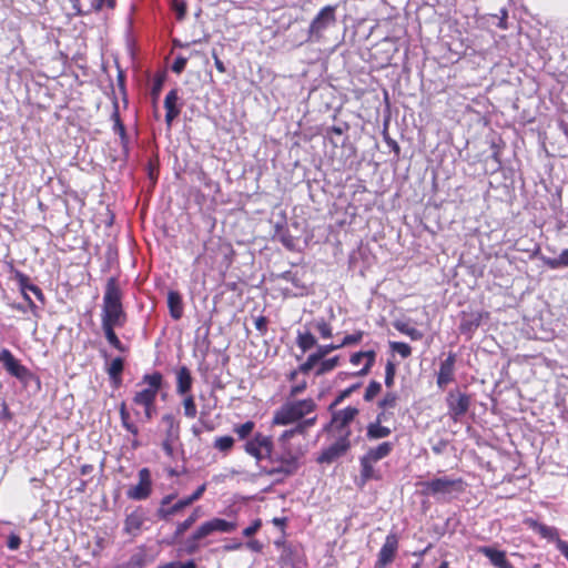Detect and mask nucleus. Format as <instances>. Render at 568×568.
<instances>
[{
	"mask_svg": "<svg viewBox=\"0 0 568 568\" xmlns=\"http://www.w3.org/2000/svg\"><path fill=\"white\" fill-rule=\"evenodd\" d=\"M301 456V450L294 449L291 444H278V449L271 448L266 459L273 466L262 467L261 473L268 476L282 475V478L275 480L280 484L285 477L293 476L298 470Z\"/></svg>",
	"mask_w": 568,
	"mask_h": 568,
	"instance_id": "f257e3e1",
	"label": "nucleus"
},
{
	"mask_svg": "<svg viewBox=\"0 0 568 568\" xmlns=\"http://www.w3.org/2000/svg\"><path fill=\"white\" fill-rule=\"evenodd\" d=\"M123 292L119 286L118 280L109 277L105 284L101 325L102 326H124L126 323V313L123 308Z\"/></svg>",
	"mask_w": 568,
	"mask_h": 568,
	"instance_id": "f03ea898",
	"label": "nucleus"
},
{
	"mask_svg": "<svg viewBox=\"0 0 568 568\" xmlns=\"http://www.w3.org/2000/svg\"><path fill=\"white\" fill-rule=\"evenodd\" d=\"M237 524L221 517H214L202 523L183 542L181 550L186 555H194L201 548V540L214 532H232Z\"/></svg>",
	"mask_w": 568,
	"mask_h": 568,
	"instance_id": "7ed1b4c3",
	"label": "nucleus"
},
{
	"mask_svg": "<svg viewBox=\"0 0 568 568\" xmlns=\"http://www.w3.org/2000/svg\"><path fill=\"white\" fill-rule=\"evenodd\" d=\"M422 494L430 496L437 501L449 503L466 490L467 484L462 477H434L422 483Z\"/></svg>",
	"mask_w": 568,
	"mask_h": 568,
	"instance_id": "20e7f679",
	"label": "nucleus"
},
{
	"mask_svg": "<svg viewBox=\"0 0 568 568\" xmlns=\"http://www.w3.org/2000/svg\"><path fill=\"white\" fill-rule=\"evenodd\" d=\"M317 405L312 398L287 400L275 410L272 423L280 426L294 424L313 413Z\"/></svg>",
	"mask_w": 568,
	"mask_h": 568,
	"instance_id": "39448f33",
	"label": "nucleus"
},
{
	"mask_svg": "<svg viewBox=\"0 0 568 568\" xmlns=\"http://www.w3.org/2000/svg\"><path fill=\"white\" fill-rule=\"evenodd\" d=\"M141 383L146 384L148 387L136 392L133 396V403L140 406H148L155 403L159 392L162 389L164 378L162 373L155 371L151 374H144Z\"/></svg>",
	"mask_w": 568,
	"mask_h": 568,
	"instance_id": "423d86ee",
	"label": "nucleus"
},
{
	"mask_svg": "<svg viewBox=\"0 0 568 568\" xmlns=\"http://www.w3.org/2000/svg\"><path fill=\"white\" fill-rule=\"evenodd\" d=\"M448 416L455 423L460 422V419L467 414L471 404V397L469 394L459 390L458 388H454L448 390L445 398Z\"/></svg>",
	"mask_w": 568,
	"mask_h": 568,
	"instance_id": "0eeeda50",
	"label": "nucleus"
},
{
	"mask_svg": "<svg viewBox=\"0 0 568 568\" xmlns=\"http://www.w3.org/2000/svg\"><path fill=\"white\" fill-rule=\"evenodd\" d=\"M336 8L329 4L320 10L308 27L310 40H320L324 31L336 23Z\"/></svg>",
	"mask_w": 568,
	"mask_h": 568,
	"instance_id": "6e6552de",
	"label": "nucleus"
},
{
	"mask_svg": "<svg viewBox=\"0 0 568 568\" xmlns=\"http://www.w3.org/2000/svg\"><path fill=\"white\" fill-rule=\"evenodd\" d=\"M329 412L331 419L326 425H324L323 432L329 433L332 430H336L339 435L349 429L348 426L359 414V409L355 406H347L338 410L334 408Z\"/></svg>",
	"mask_w": 568,
	"mask_h": 568,
	"instance_id": "1a4fd4ad",
	"label": "nucleus"
},
{
	"mask_svg": "<svg viewBox=\"0 0 568 568\" xmlns=\"http://www.w3.org/2000/svg\"><path fill=\"white\" fill-rule=\"evenodd\" d=\"M352 435L351 429H347L338 436V438L326 448L322 449L317 457L320 464H332L339 457L344 456L352 447L349 437Z\"/></svg>",
	"mask_w": 568,
	"mask_h": 568,
	"instance_id": "9d476101",
	"label": "nucleus"
},
{
	"mask_svg": "<svg viewBox=\"0 0 568 568\" xmlns=\"http://www.w3.org/2000/svg\"><path fill=\"white\" fill-rule=\"evenodd\" d=\"M246 454L254 457L257 463L267 459V456L273 448V439L271 436L262 433H255L247 439L243 446Z\"/></svg>",
	"mask_w": 568,
	"mask_h": 568,
	"instance_id": "9b49d317",
	"label": "nucleus"
},
{
	"mask_svg": "<svg viewBox=\"0 0 568 568\" xmlns=\"http://www.w3.org/2000/svg\"><path fill=\"white\" fill-rule=\"evenodd\" d=\"M0 363H2L3 368L10 376L21 382L27 381L31 375L29 368L24 366L9 348H2L0 351Z\"/></svg>",
	"mask_w": 568,
	"mask_h": 568,
	"instance_id": "f8f14e48",
	"label": "nucleus"
},
{
	"mask_svg": "<svg viewBox=\"0 0 568 568\" xmlns=\"http://www.w3.org/2000/svg\"><path fill=\"white\" fill-rule=\"evenodd\" d=\"M488 317L487 312L476 311L460 313V321L458 325L459 333L465 336L466 341H470L475 332L479 328L484 318Z\"/></svg>",
	"mask_w": 568,
	"mask_h": 568,
	"instance_id": "ddd939ff",
	"label": "nucleus"
},
{
	"mask_svg": "<svg viewBox=\"0 0 568 568\" xmlns=\"http://www.w3.org/2000/svg\"><path fill=\"white\" fill-rule=\"evenodd\" d=\"M139 483L126 490V497L132 500H145L152 493V475L148 467L139 470Z\"/></svg>",
	"mask_w": 568,
	"mask_h": 568,
	"instance_id": "4468645a",
	"label": "nucleus"
},
{
	"mask_svg": "<svg viewBox=\"0 0 568 568\" xmlns=\"http://www.w3.org/2000/svg\"><path fill=\"white\" fill-rule=\"evenodd\" d=\"M398 550V537L394 532H389L382 548L379 549L377 560L375 562V568H385L387 567L395 558L396 552Z\"/></svg>",
	"mask_w": 568,
	"mask_h": 568,
	"instance_id": "2eb2a0df",
	"label": "nucleus"
},
{
	"mask_svg": "<svg viewBox=\"0 0 568 568\" xmlns=\"http://www.w3.org/2000/svg\"><path fill=\"white\" fill-rule=\"evenodd\" d=\"M9 265L14 280L18 282L20 291L23 294L24 300H29L30 296L28 295V292H31L39 301L44 303V294L42 290L38 285L33 284L27 274L13 268L11 263Z\"/></svg>",
	"mask_w": 568,
	"mask_h": 568,
	"instance_id": "dca6fc26",
	"label": "nucleus"
},
{
	"mask_svg": "<svg viewBox=\"0 0 568 568\" xmlns=\"http://www.w3.org/2000/svg\"><path fill=\"white\" fill-rule=\"evenodd\" d=\"M146 519V511L142 507H138L135 510L126 515L124 519V532L136 537Z\"/></svg>",
	"mask_w": 568,
	"mask_h": 568,
	"instance_id": "f3484780",
	"label": "nucleus"
},
{
	"mask_svg": "<svg viewBox=\"0 0 568 568\" xmlns=\"http://www.w3.org/2000/svg\"><path fill=\"white\" fill-rule=\"evenodd\" d=\"M479 552L496 568H515L507 559L506 551L491 546H481Z\"/></svg>",
	"mask_w": 568,
	"mask_h": 568,
	"instance_id": "a211bd4d",
	"label": "nucleus"
},
{
	"mask_svg": "<svg viewBox=\"0 0 568 568\" xmlns=\"http://www.w3.org/2000/svg\"><path fill=\"white\" fill-rule=\"evenodd\" d=\"M524 523L528 528L538 532L540 535V537L551 540V541L555 540L556 547L558 548V539H560V538H559L558 529L556 527L547 526L531 517L526 518Z\"/></svg>",
	"mask_w": 568,
	"mask_h": 568,
	"instance_id": "6ab92c4d",
	"label": "nucleus"
},
{
	"mask_svg": "<svg viewBox=\"0 0 568 568\" xmlns=\"http://www.w3.org/2000/svg\"><path fill=\"white\" fill-rule=\"evenodd\" d=\"M374 464L375 463L371 462L364 456L359 457L361 474L359 480L357 481L358 487H364L366 483L371 480L382 479L381 474L374 468Z\"/></svg>",
	"mask_w": 568,
	"mask_h": 568,
	"instance_id": "aec40b11",
	"label": "nucleus"
},
{
	"mask_svg": "<svg viewBox=\"0 0 568 568\" xmlns=\"http://www.w3.org/2000/svg\"><path fill=\"white\" fill-rule=\"evenodd\" d=\"M164 426V439L180 442V420L172 414H164L161 418Z\"/></svg>",
	"mask_w": 568,
	"mask_h": 568,
	"instance_id": "412c9836",
	"label": "nucleus"
},
{
	"mask_svg": "<svg viewBox=\"0 0 568 568\" xmlns=\"http://www.w3.org/2000/svg\"><path fill=\"white\" fill-rule=\"evenodd\" d=\"M192 386V373L187 366L183 365L176 372V393L183 396L190 394Z\"/></svg>",
	"mask_w": 568,
	"mask_h": 568,
	"instance_id": "4be33fe9",
	"label": "nucleus"
},
{
	"mask_svg": "<svg viewBox=\"0 0 568 568\" xmlns=\"http://www.w3.org/2000/svg\"><path fill=\"white\" fill-rule=\"evenodd\" d=\"M150 559L145 546L136 547L130 558L120 568H145Z\"/></svg>",
	"mask_w": 568,
	"mask_h": 568,
	"instance_id": "5701e85b",
	"label": "nucleus"
},
{
	"mask_svg": "<svg viewBox=\"0 0 568 568\" xmlns=\"http://www.w3.org/2000/svg\"><path fill=\"white\" fill-rule=\"evenodd\" d=\"M168 307L170 316L174 321H179L183 316V298L179 291L171 290L168 292Z\"/></svg>",
	"mask_w": 568,
	"mask_h": 568,
	"instance_id": "b1692460",
	"label": "nucleus"
},
{
	"mask_svg": "<svg viewBox=\"0 0 568 568\" xmlns=\"http://www.w3.org/2000/svg\"><path fill=\"white\" fill-rule=\"evenodd\" d=\"M189 506H191V504L185 496L180 498L173 505L169 506V508H158L155 515L160 520L169 521L172 516L179 514Z\"/></svg>",
	"mask_w": 568,
	"mask_h": 568,
	"instance_id": "393cba45",
	"label": "nucleus"
},
{
	"mask_svg": "<svg viewBox=\"0 0 568 568\" xmlns=\"http://www.w3.org/2000/svg\"><path fill=\"white\" fill-rule=\"evenodd\" d=\"M394 449V444L390 442H383L376 447H371L363 456L373 463H377L386 458Z\"/></svg>",
	"mask_w": 568,
	"mask_h": 568,
	"instance_id": "a878e982",
	"label": "nucleus"
},
{
	"mask_svg": "<svg viewBox=\"0 0 568 568\" xmlns=\"http://www.w3.org/2000/svg\"><path fill=\"white\" fill-rule=\"evenodd\" d=\"M199 519V508L194 509L192 514L183 521L176 524L175 531L172 536V540L169 544H175L180 540L183 534L189 530L195 521Z\"/></svg>",
	"mask_w": 568,
	"mask_h": 568,
	"instance_id": "bb28decb",
	"label": "nucleus"
},
{
	"mask_svg": "<svg viewBox=\"0 0 568 568\" xmlns=\"http://www.w3.org/2000/svg\"><path fill=\"white\" fill-rule=\"evenodd\" d=\"M111 120L113 121L114 133L119 134L122 145L125 146L128 144V135L125 126L120 118L119 103L116 100L113 101V112L111 114Z\"/></svg>",
	"mask_w": 568,
	"mask_h": 568,
	"instance_id": "cd10ccee",
	"label": "nucleus"
},
{
	"mask_svg": "<svg viewBox=\"0 0 568 568\" xmlns=\"http://www.w3.org/2000/svg\"><path fill=\"white\" fill-rule=\"evenodd\" d=\"M392 430L387 426L378 424V422H371L366 426V438L368 440H378L390 435Z\"/></svg>",
	"mask_w": 568,
	"mask_h": 568,
	"instance_id": "c85d7f7f",
	"label": "nucleus"
},
{
	"mask_svg": "<svg viewBox=\"0 0 568 568\" xmlns=\"http://www.w3.org/2000/svg\"><path fill=\"white\" fill-rule=\"evenodd\" d=\"M455 368L443 363L439 364V369L436 374V384L439 389H445L446 386L454 381Z\"/></svg>",
	"mask_w": 568,
	"mask_h": 568,
	"instance_id": "c756f323",
	"label": "nucleus"
},
{
	"mask_svg": "<svg viewBox=\"0 0 568 568\" xmlns=\"http://www.w3.org/2000/svg\"><path fill=\"white\" fill-rule=\"evenodd\" d=\"M116 327L118 326H102L104 337L113 348L121 353H126L129 351V347L124 345L115 333Z\"/></svg>",
	"mask_w": 568,
	"mask_h": 568,
	"instance_id": "7c9ffc66",
	"label": "nucleus"
},
{
	"mask_svg": "<svg viewBox=\"0 0 568 568\" xmlns=\"http://www.w3.org/2000/svg\"><path fill=\"white\" fill-rule=\"evenodd\" d=\"M119 414H120V419H121L122 427L126 432L132 434L133 436H138L139 435V428H138V426L134 423L131 422L130 413H129V410L126 408L125 402H122L120 404Z\"/></svg>",
	"mask_w": 568,
	"mask_h": 568,
	"instance_id": "2f4dec72",
	"label": "nucleus"
},
{
	"mask_svg": "<svg viewBox=\"0 0 568 568\" xmlns=\"http://www.w3.org/2000/svg\"><path fill=\"white\" fill-rule=\"evenodd\" d=\"M316 344L317 339L310 331L297 333L296 345L301 348L303 354L312 349Z\"/></svg>",
	"mask_w": 568,
	"mask_h": 568,
	"instance_id": "473e14b6",
	"label": "nucleus"
},
{
	"mask_svg": "<svg viewBox=\"0 0 568 568\" xmlns=\"http://www.w3.org/2000/svg\"><path fill=\"white\" fill-rule=\"evenodd\" d=\"M339 365V356H333L331 358H323L320 365L314 371V375L316 377L323 376L329 372H332L335 367Z\"/></svg>",
	"mask_w": 568,
	"mask_h": 568,
	"instance_id": "72a5a7b5",
	"label": "nucleus"
},
{
	"mask_svg": "<svg viewBox=\"0 0 568 568\" xmlns=\"http://www.w3.org/2000/svg\"><path fill=\"white\" fill-rule=\"evenodd\" d=\"M362 386V382H357L352 384L351 386L346 387L345 389L341 390L334 400L329 404L328 410H333L336 406L342 404L346 398H348L354 392L359 389Z\"/></svg>",
	"mask_w": 568,
	"mask_h": 568,
	"instance_id": "f704fd0d",
	"label": "nucleus"
},
{
	"mask_svg": "<svg viewBox=\"0 0 568 568\" xmlns=\"http://www.w3.org/2000/svg\"><path fill=\"white\" fill-rule=\"evenodd\" d=\"M394 327L402 334L409 336L412 341H420L424 337L423 332L409 326L405 322L397 321L394 323Z\"/></svg>",
	"mask_w": 568,
	"mask_h": 568,
	"instance_id": "c9c22d12",
	"label": "nucleus"
},
{
	"mask_svg": "<svg viewBox=\"0 0 568 568\" xmlns=\"http://www.w3.org/2000/svg\"><path fill=\"white\" fill-rule=\"evenodd\" d=\"M542 262L552 270L568 266V251H561L558 257L541 256Z\"/></svg>",
	"mask_w": 568,
	"mask_h": 568,
	"instance_id": "e433bc0d",
	"label": "nucleus"
},
{
	"mask_svg": "<svg viewBox=\"0 0 568 568\" xmlns=\"http://www.w3.org/2000/svg\"><path fill=\"white\" fill-rule=\"evenodd\" d=\"M392 352L397 353L402 358H407L412 355V347L405 342H389Z\"/></svg>",
	"mask_w": 568,
	"mask_h": 568,
	"instance_id": "4c0bfd02",
	"label": "nucleus"
},
{
	"mask_svg": "<svg viewBox=\"0 0 568 568\" xmlns=\"http://www.w3.org/2000/svg\"><path fill=\"white\" fill-rule=\"evenodd\" d=\"M182 404H183L184 415L187 418H194L197 414V408H196L194 396L191 394H186Z\"/></svg>",
	"mask_w": 568,
	"mask_h": 568,
	"instance_id": "58836bf2",
	"label": "nucleus"
},
{
	"mask_svg": "<svg viewBox=\"0 0 568 568\" xmlns=\"http://www.w3.org/2000/svg\"><path fill=\"white\" fill-rule=\"evenodd\" d=\"M234 443H235V439L232 436H230V435L221 436L214 440V448H216L220 452L227 453L232 449V447L234 446Z\"/></svg>",
	"mask_w": 568,
	"mask_h": 568,
	"instance_id": "ea45409f",
	"label": "nucleus"
},
{
	"mask_svg": "<svg viewBox=\"0 0 568 568\" xmlns=\"http://www.w3.org/2000/svg\"><path fill=\"white\" fill-rule=\"evenodd\" d=\"M125 361L123 357H114L106 367L108 375H122L124 371Z\"/></svg>",
	"mask_w": 568,
	"mask_h": 568,
	"instance_id": "a19ab883",
	"label": "nucleus"
},
{
	"mask_svg": "<svg viewBox=\"0 0 568 568\" xmlns=\"http://www.w3.org/2000/svg\"><path fill=\"white\" fill-rule=\"evenodd\" d=\"M365 364L364 366L358 371V374L361 376H366L369 374L372 367L375 364L376 361V352L374 349L365 351Z\"/></svg>",
	"mask_w": 568,
	"mask_h": 568,
	"instance_id": "79ce46f5",
	"label": "nucleus"
},
{
	"mask_svg": "<svg viewBox=\"0 0 568 568\" xmlns=\"http://www.w3.org/2000/svg\"><path fill=\"white\" fill-rule=\"evenodd\" d=\"M382 392V384L377 381H371L367 385L363 399L365 402H372Z\"/></svg>",
	"mask_w": 568,
	"mask_h": 568,
	"instance_id": "37998d69",
	"label": "nucleus"
},
{
	"mask_svg": "<svg viewBox=\"0 0 568 568\" xmlns=\"http://www.w3.org/2000/svg\"><path fill=\"white\" fill-rule=\"evenodd\" d=\"M274 227H275L274 239L275 237L278 239V241L287 248L290 246H292V243H291L292 239H291V236H286L284 234L285 227H284V224L282 223V221H276L274 224Z\"/></svg>",
	"mask_w": 568,
	"mask_h": 568,
	"instance_id": "c03bdc74",
	"label": "nucleus"
},
{
	"mask_svg": "<svg viewBox=\"0 0 568 568\" xmlns=\"http://www.w3.org/2000/svg\"><path fill=\"white\" fill-rule=\"evenodd\" d=\"M254 427L255 423L252 420H247L241 425H236L234 427V432L237 434L240 439H245L252 434Z\"/></svg>",
	"mask_w": 568,
	"mask_h": 568,
	"instance_id": "a18cd8bd",
	"label": "nucleus"
},
{
	"mask_svg": "<svg viewBox=\"0 0 568 568\" xmlns=\"http://www.w3.org/2000/svg\"><path fill=\"white\" fill-rule=\"evenodd\" d=\"M398 396L395 392H387L384 397L378 402V407L386 410L387 408H395Z\"/></svg>",
	"mask_w": 568,
	"mask_h": 568,
	"instance_id": "49530a36",
	"label": "nucleus"
},
{
	"mask_svg": "<svg viewBox=\"0 0 568 568\" xmlns=\"http://www.w3.org/2000/svg\"><path fill=\"white\" fill-rule=\"evenodd\" d=\"M396 375V364L388 359L385 365V385L386 387L390 388L394 385Z\"/></svg>",
	"mask_w": 568,
	"mask_h": 568,
	"instance_id": "de8ad7c7",
	"label": "nucleus"
},
{
	"mask_svg": "<svg viewBox=\"0 0 568 568\" xmlns=\"http://www.w3.org/2000/svg\"><path fill=\"white\" fill-rule=\"evenodd\" d=\"M363 335L364 333L362 331H357L353 334H347L343 337L342 342L338 343V346L342 348L345 346L358 344L362 341Z\"/></svg>",
	"mask_w": 568,
	"mask_h": 568,
	"instance_id": "09e8293b",
	"label": "nucleus"
},
{
	"mask_svg": "<svg viewBox=\"0 0 568 568\" xmlns=\"http://www.w3.org/2000/svg\"><path fill=\"white\" fill-rule=\"evenodd\" d=\"M315 328L323 338H331L333 335L331 325L324 318L316 321Z\"/></svg>",
	"mask_w": 568,
	"mask_h": 568,
	"instance_id": "8fccbe9b",
	"label": "nucleus"
},
{
	"mask_svg": "<svg viewBox=\"0 0 568 568\" xmlns=\"http://www.w3.org/2000/svg\"><path fill=\"white\" fill-rule=\"evenodd\" d=\"M213 252L215 253L216 251H213ZM223 252H224L223 261L221 262V264L219 266V271L222 274H224L231 266L233 256L235 255L236 251L231 250V251H223Z\"/></svg>",
	"mask_w": 568,
	"mask_h": 568,
	"instance_id": "3c124183",
	"label": "nucleus"
},
{
	"mask_svg": "<svg viewBox=\"0 0 568 568\" xmlns=\"http://www.w3.org/2000/svg\"><path fill=\"white\" fill-rule=\"evenodd\" d=\"M262 527V519H254L250 526L243 529L242 535L246 538L254 536Z\"/></svg>",
	"mask_w": 568,
	"mask_h": 568,
	"instance_id": "603ef678",
	"label": "nucleus"
},
{
	"mask_svg": "<svg viewBox=\"0 0 568 568\" xmlns=\"http://www.w3.org/2000/svg\"><path fill=\"white\" fill-rule=\"evenodd\" d=\"M172 9L178 20H183L186 14V3L184 0H174Z\"/></svg>",
	"mask_w": 568,
	"mask_h": 568,
	"instance_id": "864d4df0",
	"label": "nucleus"
},
{
	"mask_svg": "<svg viewBox=\"0 0 568 568\" xmlns=\"http://www.w3.org/2000/svg\"><path fill=\"white\" fill-rule=\"evenodd\" d=\"M179 100L178 90L172 89L164 99V108L165 110L169 109H176V102Z\"/></svg>",
	"mask_w": 568,
	"mask_h": 568,
	"instance_id": "5fc2aeb1",
	"label": "nucleus"
},
{
	"mask_svg": "<svg viewBox=\"0 0 568 568\" xmlns=\"http://www.w3.org/2000/svg\"><path fill=\"white\" fill-rule=\"evenodd\" d=\"M255 328L262 336L267 333L268 318L264 315H260L254 320Z\"/></svg>",
	"mask_w": 568,
	"mask_h": 568,
	"instance_id": "6e6d98bb",
	"label": "nucleus"
},
{
	"mask_svg": "<svg viewBox=\"0 0 568 568\" xmlns=\"http://www.w3.org/2000/svg\"><path fill=\"white\" fill-rule=\"evenodd\" d=\"M307 388V382L305 379L298 382V383H295L294 385L291 386L290 388V397H297L298 395H301L302 393L305 392V389Z\"/></svg>",
	"mask_w": 568,
	"mask_h": 568,
	"instance_id": "4d7b16f0",
	"label": "nucleus"
},
{
	"mask_svg": "<svg viewBox=\"0 0 568 568\" xmlns=\"http://www.w3.org/2000/svg\"><path fill=\"white\" fill-rule=\"evenodd\" d=\"M186 63H187V58L185 57H182V55H179L172 67H171V70L176 73V74H180L184 71L185 67H186Z\"/></svg>",
	"mask_w": 568,
	"mask_h": 568,
	"instance_id": "13d9d810",
	"label": "nucleus"
},
{
	"mask_svg": "<svg viewBox=\"0 0 568 568\" xmlns=\"http://www.w3.org/2000/svg\"><path fill=\"white\" fill-rule=\"evenodd\" d=\"M21 542H22V540H21L20 536L16 532H11L7 539V547L10 550H18L21 546Z\"/></svg>",
	"mask_w": 568,
	"mask_h": 568,
	"instance_id": "bf43d9fd",
	"label": "nucleus"
},
{
	"mask_svg": "<svg viewBox=\"0 0 568 568\" xmlns=\"http://www.w3.org/2000/svg\"><path fill=\"white\" fill-rule=\"evenodd\" d=\"M178 442L175 440H169V439H164L162 440L161 443V447L164 452V454L169 457V458H173L174 457V445L176 444Z\"/></svg>",
	"mask_w": 568,
	"mask_h": 568,
	"instance_id": "052dcab7",
	"label": "nucleus"
},
{
	"mask_svg": "<svg viewBox=\"0 0 568 568\" xmlns=\"http://www.w3.org/2000/svg\"><path fill=\"white\" fill-rule=\"evenodd\" d=\"M205 490H206V484L204 483V484L200 485L191 495L186 496L189 503L192 505L193 503L199 500L203 496Z\"/></svg>",
	"mask_w": 568,
	"mask_h": 568,
	"instance_id": "680f3d73",
	"label": "nucleus"
},
{
	"mask_svg": "<svg viewBox=\"0 0 568 568\" xmlns=\"http://www.w3.org/2000/svg\"><path fill=\"white\" fill-rule=\"evenodd\" d=\"M339 348L341 347L338 346V344H334V343L317 346V349L321 353V355L323 356V358L326 357L332 352L339 349Z\"/></svg>",
	"mask_w": 568,
	"mask_h": 568,
	"instance_id": "e2e57ef3",
	"label": "nucleus"
},
{
	"mask_svg": "<svg viewBox=\"0 0 568 568\" xmlns=\"http://www.w3.org/2000/svg\"><path fill=\"white\" fill-rule=\"evenodd\" d=\"M323 359V356L321 355V353L318 352V349L316 348L315 352L311 353L306 361L312 365L314 366L315 368L320 365V363L322 362Z\"/></svg>",
	"mask_w": 568,
	"mask_h": 568,
	"instance_id": "0e129e2a",
	"label": "nucleus"
},
{
	"mask_svg": "<svg viewBox=\"0 0 568 568\" xmlns=\"http://www.w3.org/2000/svg\"><path fill=\"white\" fill-rule=\"evenodd\" d=\"M348 129V124L344 123L343 125H334L327 129L326 135L331 136V134L342 135Z\"/></svg>",
	"mask_w": 568,
	"mask_h": 568,
	"instance_id": "69168bd1",
	"label": "nucleus"
},
{
	"mask_svg": "<svg viewBox=\"0 0 568 568\" xmlns=\"http://www.w3.org/2000/svg\"><path fill=\"white\" fill-rule=\"evenodd\" d=\"M246 547L254 552H261L263 550V544L257 539H250L246 542Z\"/></svg>",
	"mask_w": 568,
	"mask_h": 568,
	"instance_id": "338daca9",
	"label": "nucleus"
},
{
	"mask_svg": "<svg viewBox=\"0 0 568 568\" xmlns=\"http://www.w3.org/2000/svg\"><path fill=\"white\" fill-rule=\"evenodd\" d=\"M175 564L174 568H196V562L194 559H189L184 562L182 561H173Z\"/></svg>",
	"mask_w": 568,
	"mask_h": 568,
	"instance_id": "774afa93",
	"label": "nucleus"
}]
</instances>
